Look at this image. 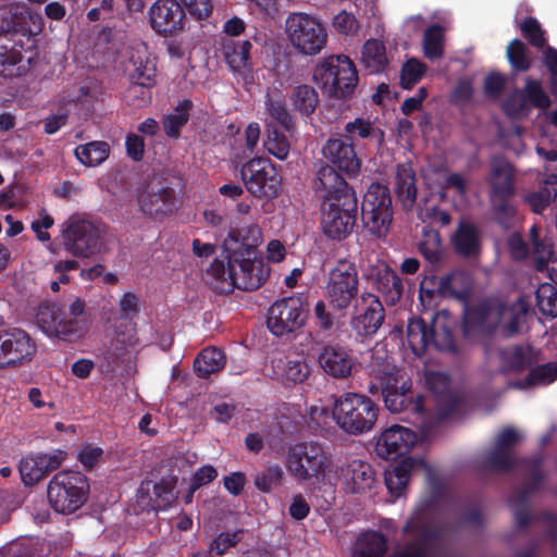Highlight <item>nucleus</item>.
<instances>
[{
    "instance_id": "nucleus-1",
    "label": "nucleus",
    "mask_w": 557,
    "mask_h": 557,
    "mask_svg": "<svg viewBox=\"0 0 557 557\" xmlns=\"http://www.w3.org/2000/svg\"><path fill=\"white\" fill-rule=\"evenodd\" d=\"M261 242V230L256 224L230 228L223 244L226 261L214 259L208 269L215 289H256L267 281L270 270L257 252Z\"/></svg>"
},
{
    "instance_id": "nucleus-2",
    "label": "nucleus",
    "mask_w": 557,
    "mask_h": 557,
    "mask_svg": "<svg viewBox=\"0 0 557 557\" xmlns=\"http://www.w3.org/2000/svg\"><path fill=\"white\" fill-rule=\"evenodd\" d=\"M35 322L48 337L67 342L84 338L90 330L86 301L82 298H75L66 310L55 304H40L36 311Z\"/></svg>"
},
{
    "instance_id": "nucleus-3",
    "label": "nucleus",
    "mask_w": 557,
    "mask_h": 557,
    "mask_svg": "<svg viewBox=\"0 0 557 557\" xmlns=\"http://www.w3.org/2000/svg\"><path fill=\"white\" fill-rule=\"evenodd\" d=\"M379 408L366 395L345 393L335 398L332 418L336 425L350 435H361L371 431L377 420Z\"/></svg>"
},
{
    "instance_id": "nucleus-4",
    "label": "nucleus",
    "mask_w": 557,
    "mask_h": 557,
    "mask_svg": "<svg viewBox=\"0 0 557 557\" xmlns=\"http://www.w3.org/2000/svg\"><path fill=\"white\" fill-rule=\"evenodd\" d=\"M285 36L290 47L300 54H319L327 44V32L322 21L305 12L290 13L285 21Z\"/></svg>"
},
{
    "instance_id": "nucleus-5",
    "label": "nucleus",
    "mask_w": 557,
    "mask_h": 557,
    "mask_svg": "<svg viewBox=\"0 0 557 557\" xmlns=\"http://www.w3.org/2000/svg\"><path fill=\"white\" fill-rule=\"evenodd\" d=\"M313 81L330 97L344 98L354 91L358 75L348 57L330 55L314 66Z\"/></svg>"
},
{
    "instance_id": "nucleus-6",
    "label": "nucleus",
    "mask_w": 557,
    "mask_h": 557,
    "mask_svg": "<svg viewBox=\"0 0 557 557\" xmlns=\"http://www.w3.org/2000/svg\"><path fill=\"white\" fill-rule=\"evenodd\" d=\"M89 484L87 478L77 471H60L52 476L47 487V497L55 512L70 515L87 500Z\"/></svg>"
},
{
    "instance_id": "nucleus-7",
    "label": "nucleus",
    "mask_w": 557,
    "mask_h": 557,
    "mask_svg": "<svg viewBox=\"0 0 557 557\" xmlns=\"http://www.w3.org/2000/svg\"><path fill=\"white\" fill-rule=\"evenodd\" d=\"M330 465L327 454L317 443L301 442L288 448L286 468L299 482L324 481Z\"/></svg>"
},
{
    "instance_id": "nucleus-8",
    "label": "nucleus",
    "mask_w": 557,
    "mask_h": 557,
    "mask_svg": "<svg viewBox=\"0 0 557 557\" xmlns=\"http://www.w3.org/2000/svg\"><path fill=\"white\" fill-rule=\"evenodd\" d=\"M361 218L364 227L377 237L385 236L393 222L389 190L381 184H371L362 199Z\"/></svg>"
},
{
    "instance_id": "nucleus-9",
    "label": "nucleus",
    "mask_w": 557,
    "mask_h": 557,
    "mask_svg": "<svg viewBox=\"0 0 557 557\" xmlns=\"http://www.w3.org/2000/svg\"><path fill=\"white\" fill-rule=\"evenodd\" d=\"M246 189L257 198H273L282 187V177L268 158L255 157L242 168Z\"/></svg>"
},
{
    "instance_id": "nucleus-10",
    "label": "nucleus",
    "mask_w": 557,
    "mask_h": 557,
    "mask_svg": "<svg viewBox=\"0 0 557 557\" xmlns=\"http://www.w3.org/2000/svg\"><path fill=\"white\" fill-rule=\"evenodd\" d=\"M307 309L301 296H289L275 301L269 309L267 326L275 336H285L305 325Z\"/></svg>"
},
{
    "instance_id": "nucleus-11",
    "label": "nucleus",
    "mask_w": 557,
    "mask_h": 557,
    "mask_svg": "<svg viewBox=\"0 0 557 557\" xmlns=\"http://www.w3.org/2000/svg\"><path fill=\"white\" fill-rule=\"evenodd\" d=\"M358 272L354 263L339 261L329 273L325 287L330 306L346 310L358 294Z\"/></svg>"
},
{
    "instance_id": "nucleus-12",
    "label": "nucleus",
    "mask_w": 557,
    "mask_h": 557,
    "mask_svg": "<svg viewBox=\"0 0 557 557\" xmlns=\"http://www.w3.org/2000/svg\"><path fill=\"white\" fill-rule=\"evenodd\" d=\"M36 352V342L25 330H0V370L17 368L29 362Z\"/></svg>"
},
{
    "instance_id": "nucleus-13",
    "label": "nucleus",
    "mask_w": 557,
    "mask_h": 557,
    "mask_svg": "<svg viewBox=\"0 0 557 557\" xmlns=\"http://www.w3.org/2000/svg\"><path fill=\"white\" fill-rule=\"evenodd\" d=\"M357 211L356 195H345L336 201L322 205V230L332 238L341 240L354 228Z\"/></svg>"
},
{
    "instance_id": "nucleus-14",
    "label": "nucleus",
    "mask_w": 557,
    "mask_h": 557,
    "mask_svg": "<svg viewBox=\"0 0 557 557\" xmlns=\"http://www.w3.org/2000/svg\"><path fill=\"white\" fill-rule=\"evenodd\" d=\"M62 236L65 248L77 257H88L100 250L99 230L89 221L73 215L64 224Z\"/></svg>"
},
{
    "instance_id": "nucleus-15",
    "label": "nucleus",
    "mask_w": 557,
    "mask_h": 557,
    "mask_svg": "<svg viewBox=\"0 0 557 557\" xmlns=\"http://www.w3.org/2000/svg\"><path fill=\"white\" fill-rule=\"evenodd\" d=\"M377 377L386 408L392 412L401 411L407 404L410 380L395 366H386Z\"/></svg>"
},
{
    "instance_id": "nucleus-16",
    "label": "nucleus",
    "mask_w": 557,
    "mask_h": 557,
    "mask_svg": "<svg viewBox=\"0 0 557 557\" xmlns=\"http://www.w3.org/2000/svg\"><path fill=\"white\" fill-rule=\"evenodd\" d=\"M527 311L528 306L523 300L512 306L493 305L481 313V323L485 329L500 326L503 334L509 336L518 332Z\"/></svg>"
},
{
    "instance_id": "nucleus-17",
    "label": "nucleus",
    "mask_w": 557,
    "mask_h": 557,
    "mask_svg": "<svg viewBox=\"0 0 557 557\" xmlns=\"http://www.w3.org/2000/svg\"><path fill=\"white\" fill-rule=\"evenodd\" d=\"M323 157L338 171L348 176H357L361 170V160L348 137H331L322 147Z\"/></svg>"
},
{
    "instance_id": "nucleus-18",
    "label": "nucleus",
    "mask_w": 557,
    "mask_h": 557,
    "mask_svg": "<svg viewBox=\"0 0 557 557\" xmlns=\"http://www.w3.org/2000/svg\"><path fill=\"white\" fill-rule=\"evenodd\" d=\"M384 317V308L380 299L371 293H364L360 297L359 309L351 319L350 326L357 335L369 337L379 331Z\"/></svg>"
},
{
    "instance_id": "nucleus-19",
    "label": "nucleus",
    "mask_w": 557,
    "mask_h": 557,
    "mask_svg": "<svg viewBox=\"0 0 557 557\" xmlns=\"http://www.w3.org/2000/svg\"><path fill=\"white\" fill-rule=\"evenodd\" d=\"M66 458L60 449L25 456L20 462V473L25 485H34L50 471L58 469Z\"/></svg>"
},
{
    "instance_id": "nucleus-20",
    "label": "nucleus",
    "mask_w": 557,
    "mask_h": 557,
    "mask_svg": "<svg viewBox=\"0 0 557 557\" xmlns=\"http://www.w3.org/2000/svg\"><path fill=\"white\" fill-rule=\"evenodd\" d=\"M140 302L138 296L133 292H125L117 300L119 317L113 319L107 317L106 321L112 323L114 333L121 341L127 344H135L136 323L134 317L139 312Z\"/></svg>"
},
{
    "instance_id": "nucleus-21",
    "label": "nucleus",
    "mask_w": 557,
    "mask_h": 557,
    "mask_svg": "<svg viewBox=\"0 0 557 557\" xmlns=\"http://www.w3.org/2000/svg\"><path fill=\"white\" fill-rule=\"evenodd\" d=\"M124 72L133 84L151 88L156 84V58L144 45L133 48L124 64Z\"/></svg>"
},
{
    "instance_id": "nucleus-22",
    "label": "nucleus",
    "mask_w": 557,
    "mask_h": 557,
    "mask_svg": "<svg viewBox=\"0 0 557 557\" xmlns=\"http://www.w3.org/2000/svg\"><path fill=\"white\" fill-rule=\"evenodd\" d=\"M184 20L185 12L176 0H158L149 10L151 27L165 36L182 30Z\"/></svg>"
},
{
    "instance_id": "nucleus-23",
    "label": "nucleus",
    "mask_w": 557,
    "mask_h": 557,
    "mask_svg": "<svg viewBox=\"0 0 557 557\" xmlns=\"http://www.w3.org/2000/svg\"><path fill=\"white\" fill-rule=\"evenodd\" d=\"M416 442L417 436L410 429L392 425L380 434L375 450L380 457L391 459L408 453Z\"/></svg>"
},
{
    "instance_id": "nucleus-24",
    "label": "nucleus",
    "mask_w": 557,
    "mask_h": 557,
    "mask_svg": "<svg viewBox=\"0 0 557 557\" xmlns=\"http://www.w3.org/2000/svg\"><path fill=\"white\" fill-rule=\"evenodd\" d=\"M419 472L429 474V467L423 460L411 457L388 468L385 471V484L389 494L395 498L400 497L407 488L410 476Z\"/></svg>"
},
{
    "instance_id": "nucleus-25",
    "label": "nucleus",
    "mask_w": 557,
    "mask_h": 557,
    "mask_svg": "<svg viewBox=\"0 0 557 557\" xmlns=\"http://www.w3.org/2000/svg\"><path fill=\"white\" fill-rule=\"evenodd\" d=\"M272 367L277 377L286 385L304 383L311 372L306 358L299 354L288 352L278 355L272 359Z\"/></svg>"
},
{
    "instance_id": "nucleus-26",
    "label": "nucleus",
    "mask_w": 557,
    "mask_h": 557,
    "mask_svg": "<svg viewBox=\"0 0 557 557\" xmlns=\"http://www.w3.org/2000/svg\"><path fill=\"white\" fill-rule=\"evenodd\" d=\"M363 276L380 293L389 296L392 300L399 298L403 284L397 274L385 262L377 260L369 264Z\"/></svg>"
},
{
    "instance_id": "nucleus-27",
    "label": "nucleus",
    "mask_w": 557,
    "mask_h": 557,
    "mask_svg": "<svg viewBox=\"0 0 557 557\" xmlns=\"http://www.w3.org/2000/svg\"><path fill=\"white\" fill-rule=\"evenodd\" d=\"M318 363L324 373L334 379L348 377L354 367V361L347 351L334 345H326L321 349Z\"/></svg>"
},
{
    "instance_id": "nucleus-28",
    "label": "nucleus",
    "mask_w": 557,
    "mask_h": 557,
    "mask_svg": "<svg viewBox=\"0 0 557 557\" xmlns=\"http://www.w3.org/2000/svg\"><path fill=\"white\" fill-rule=\"evenodd\" d=\"M314 187L323 203L336 201L345 195H355L345 180L329 164L320 168Z\"/></svg>"
},
{
    "instance_id": "nucleus-29",
    "label": "nucleus",
    "mask_w": 557,
    "mask_h": 557,
    "mask_svg": "<svg viewBox=\"0 0 557 557\" xmlns=\"http://www.w3.org/2000/svg\"><path fill=\"white\" fill-rule=\"evenodd\" d=\"M341 480L347 491L361 494L372 487L374 472L364 461L351 460L342 468Z\"/></svg>"
},
{
    "instance_id": "nucleus-30",
    "label": "nucleus",
    "mask_w": 557,
    "mask_h": 557,
    "mask_svg": "<svg viewBox=\"0 0 557 557\" xmlns=\"http://www.w3.org/2000/svg\"><path fill=\"white\" fill-rule=\"evenodd\" d=\"M490 181L493 197L504 199L513 194V170L506 160L492 162Z\"/></svg>"
},
{
    "instance_id": "nucleus-31",
    "label": "nucleus",
    "mask_w": 557,
    "mask_h": 557,
    "mask_svg": "<svg viewBox=\"0 0 557 557\" xmlns=\"http://www.w3.org/2000/svg\"><path fill=\"white\" fill-rule=\"evenodd\" d=\"M531 258L536 271L546 273L552 281L557 280V252L549 239L536 240Z\"/></svg>"
},
{
    "instance_id": "nucleus-32",
    "label": "nucleus",
    "mask_w": 557,
    "mask_h": 557,
    "mask_svg": "<svg viewBox=\"0 0 557 557\" xmlns=\"http://www.w3.org/2000/svg\"><path fill=\"white\" fill-rule=\"evenodd\" d=\"M389 63L386 47L380 39H368L361 49V64L371 73H382Z\"/></svg>"
},
{
    "instance_id": "nucleus-33",
    "label": "nucleus",
    "mask_w": 557,
    "mask_h": 557,
    "mask_svg": "<svg viewBox=\"0 0 557 557\" xmlns=\"http://www.w3.org/2000/svg\"><path fill=\"white\" fill-rule=\"evenodd\" d=\"M395 189L401 205L411 208L416 202L417 187L414 172L410 164L404 163L397 166Z\"/></svg>"
},
{
    "instance_id": "nucleus-34",
    "label": "nucleus",
    "mask_w": 557,
    "mask_h": 557,
    "mask_svg": "<svg viewBox=\"0 0 557 557\" xmlns=\"http://www.w3.org/2000/svg\"><path fill=\"white\" fill-rule=\"evenodd\" d=\"M454 249L463 256H475L480 251V235L475 226L469 222H461L451 236Z\"/></svg>"
},
{
    "instance_id": "nucleus-35",
    "label": "nucleus",
    "mask_w": 557,
    "mask_h": 557,
    "mask_svg": "<svg viewBox=\"0 0 557 557\" xmlns=\"http://www.w3.org/2000/svg\"><path fill=\"white\" fill-rule=\"evenodd\" d=\"M455 321L447 311L434 315L430 330L432 344L438 349H450L454 346L453 327Z\"/></svg>"
},
{
    "instance_id": "nucleus-36",
    "label": "nucleus",
    "mask_w": 557,
    "mask_h": 557,
    "mask_svg": "<svg viewBox=\"0 0 557 557\" xmlns=\"http://www.w3.org/2000/svg\"><path fill=\"white\" fill-rule=\"evenodd\" d=\"M226 363L225 355L222 350L209 347L203 349L194 361L195 373L206 379L209 375L221 371Z\"/></svg>"
},
{
    "instance_id": "nucleus-37",
    "label": "nucleus",
    "mask_w": 557,
    "mask_h": 557,
    "mask_svg": "<svg viewBox=\"0 0 557 557\" xmlns=\"http://www.w3.org/2000/svg\"><path fill=\"white\" fill-rule=\"evenodd\" d=\"M265 132L264 149L277 160H286L292 148L289 136L278 129L272 122L267 124Z\"/></svg>"
},
{
    "instance_id": "nucleus-38",
    "label": "nucleus",
    "mask_w": 557,
    "mask_h": 557,
    "mask_svg": "<svg viewBox=\"0 0 557 557\" xmlns=\"http://www.w3.org/2000/svg\"><path fill=\"white\" fill-rule=\"evenodd\" d=\"M406 338L409 348L414 355H421L432 344L431 333L421 318H412L408 321Z\"/></svg>"
},
{
    "instance_id": "nucleus-39",
    "label": "nucleus",
    "mask_w": 557,
    "mask_h": 557,
    "mask_svg": "<svg viewBox=\"0 0 557 557\" xmlns=\"http://www.w3.org/2000/svg\"><path fill=\"white\" fill-rule=\"evenodd\" d=\"M251 44L248 40H227L223 45V54L233 71H243L249 66Z\"/></svg>"
},
{
    "instance_id": "nucleus-40",
    "label": "nucleus",
    "mask_w": 557,
    "mask_h": 557,
    "mask_svg": "<svg viewBox=\"0 0 557 557\" xmlns=\"http://www.w3.org/2000/svg\"><path fill=\"white\" fill-rule=\"evenodd\" d=\"M434 281L437 292L444 296H462L471 285L470 276L459 271L434 277Z\"/></svg>"
},
{
    "instance_id": "nucleus-41",
    "label": "nucleus",
    "mask_w": 557,
    "mask_h": 557,
    "mask_svg": "<svg viewBox=\"0 0 557 557\" xmlns=\"http://www.w3.org/2000/svg\"><path fill=\"white\" fill-rule=\"evenodd\" d=\"M110 153V147L104 141H91L81 145L75 149V156L86 166L101 164Z\"/></svg>"
},
{
    "instance_id": "nucleus-42",
    "label": "nucleus",
    "mask_w": 557,
    "mask_h": 557,
    "mask_svg": "<svg viewBox=\"0 0 557 557\" xmlns=\"http://www.w3.org/2000/svg\"><path fill=\"white\" fill-rule=\"evenodd\" d=\"M292 103L296 111L301 115L308 116L317 109L319 97L311 86L300 85L294 89Z\"/></svg>"
},
{
    "instance_id": "nucleus-43",
    "label": "nucleus",
    "mask_w": 557,
    "mask_h": 557,
    "mask_svg": "<svg viewBox=\"0 0 557 557\" xmlns=\"http://www.w3.org/2000/svg\"><path fill=\"white\" fill-rule=\"evenodd\" d=\"M177 479L175 476H166L161 479L153 485V503L157 509H166L174 504L176 496L174 490L176 487Z\"/></svg>"
},
{
    "instance_id": "nucleus-44",
    "label": "nucleus",
    "mask_w": 557,
    "mask_h": 557,
    "mask_svg": "<svg viewBox=\"0 0 557 557\" xmlns=\"http://www.w3.org/2000/svg\"><path fill=\"white\" fill-rule=\"evenodd\" d=\"M422 46L425 58H441L444 52V29L438 25L428 27L423 36Z\"/></svg>"
},
{
    "instance_id": "nucleus-45",
    "label": "nucleus",
    "mask_w": 557,
    "mask_h": 557,
    "mask_svg": "<svg viewBox=\"0 0 557 557\" xmlns=\"http://www.w3.org/2000/svg\"><path fill=\"white\" fill-rule=\"evenodd\" d=\"M359 552L355 557H382L386 550V541L377 532L363 534L358 542Z\"/></svg>"
},
{
    "instance_id": "nucleus-46",
    "label": "nucleus",
    "mask_w": 557,
    "mask_h": 557,
    "mask_svg": "<svg viewBox=\"0 0 557 557\" xmlns=\"http://www.w3.org/2000/svg\"><path fill=\"white\" fill-rule=\"evenodd\" d=\"M536 307L543 315L557 317V289L549 283H543L536 289Z\"/></svg>"
},
{
    "instance_id": "nucleus-47",
    "label": "nucleus",
    "mask_w": 557,
    "mask_h": 557,
    "mask_svg": "<svg viewBox=\"0 0 557 557\" xmlns=\"http://www.w3.org/2000/svg\"><path fill=\"white\" fill-rule=\"evenodd\" d=\"M191 102L184 100L177 104L174 112L169 114L164 121L163 126L168 136L176 137L180 129L187 123Z\"/></svg>"
},
{
    "instance_id": "nucleus-48",
    "label": "nucleus",
    "mask_w": 557,
    "mask_h": 557,
    "mask_svg": "<svg viewBox=\"0 0 557 557\" xmlns=\"http://www.w3.org/2000/svg\"><path fill=\"white\" fill-rule=\"evenodd\" d=\"M546 184L540 191L525 196V201L536 213H541L557 195V177L550 176Z\"/></svg>"
},
{
    "instance_id": "nucleus-49",
    "label": "nucleus",
    "mask_w": 557,
    "mask_h": 557,
    "mask_svg": "<svg viewBox=\"0 0 557 557\" xmlns=\"http://www.w3.org/2000/svg\"><path fill=\"white\" fill-rule=\"evenodd\" d=\"M426 66L418 59H409L405 62L400 72V84L410 89L424 75Z\"/></svg>"
},
{
    "instance_id": "nucleus-50",
    "label": "nucleus",
    "mask_w": 557,
    "mask_h": 557,
    "mask_svg": "<svg viewBox=\"0 0 557 557\" xmlns=\"http://www.w3.org/2000/svg\"><path fill=\"white\" fill-rule=\"evenodd\" d=\"M506 55L515 70L525 71L530 66V60L527 55V48L519 39H513L509 42Z\"/></svg>"
},
{
    "instance_id": "nucleus-51",
    "label": "nucleus",
    "mask_w": 557,
    "mask_h": 557,
    "mask_svg": "<svg viewBox=\"0 0 557 557\" xmlns=\"http://www.w3.org/2000/svg\"><path fill=\"white\" fill-rule=\"evenodd\" d=\"M420 250L431 263L437 262L442 255L440 234L433 230L425 231Z\"/></svg>"
},
{
    "instance_id": "nucleus-52",
    "label": "nucleus",
    "mask_w": 557,
    "mask_h": 557,
    "mask_svg": "<svg viewBox=\"0 0 557 557\" xmlns=\"http://www.w3.org/2000/svg\"><path fill=\"white\" fill-rule=\"evenodd\" d=\"M557 379V364L547 363L534 368L527 380L525 386L547 385Z\"/></svg>"
},
{
    "instance_id": "nucleus-53",
    "label": "nucleus",
    "mask_w": 557,
    "mask_h": 557,
    "mask_svg": "<svg viewBox=\"0 0 557 557\" xmlns=\"http://www.w3.org/2000/svg\"><path fill=\"white\" fill-rule=\"evenodd\" d=\"M282 476L283 472L280 466H271L255 476V485L261 492H269L273 485L281 482Z\"/></svg>"
},
{
    "instance_id": "nucleus-54",
    "label": "nucleus",
    "mask_w": 557,
    "mask_h": 557,
    "mask_svg": "<svg viewBox=\"0 0 557 557\" xmlns=\"http://www.w3.org/2000/svg\"><path fill=\"white\" fill-rule=\"evenodd\" d=\"M334 29L344 36H355L359 30V23L357 18L346 11H342L333 18Z\"/></svg>"
},
{
    "instance_id": "nucleus-55",
    "label": "nucleus",
    "mask_w": 557,
    "mask_h": 557,
    "mask_svg": "<svg viewBox=\"0 0 557 557\" xmlns=\"http://www.w3.org/2000/svg\"><path fill=\"white\" fill-rule=\"evenodd\" d=\"M345 132L350 136L357 135L360 138H370L376 135L377 129L370 120L357 117L345 125Z\"/></svg>"
},
{
    "instance_id": "nucleus-56",
    "label": "nucleus",
    "mask_w": 557,
    "mask_h": 557,
    "mask_svg": "<svg viewBox=\"0 0 557 557\" xmlns=\"http://www.w3.org/2000/svg\"><path fill=\"white\" fill-rule=\"evenodd\" d=\"M267 112L269 116L274 121L281 124L286 131H290L293 126L292 116L286 110V108L280 101H275L273 99H268L267 101Z\"/></svg>"
},
{
    "instance_id": "nucleus-57",
    "label": "nucleus",
    "mask_w": 557,
    "mask_h": 557,
    "mask_svg": "<svg viewBox=\"0 0 557 557\" xmlns=\"http://www.w3.org/2000/svg\"><path fill=\"white\" fill-rule=\"evenodd\" d=\"M520 29L523 34V36L535 47H543L545 45V38L544 33L541 28V25L539 22L533 18L529 17L525 18L521 25Z\"/></svg>"
},
{
    "instance_id": "nucleus-58",
    "label": "nucleus",
    "mask_w": 557,
    "mask_h": 557,
    "mask_svg": "<svg viewBox=\"0 0 557 557\" xmlns=\"http://www.w3.org/2000/svg\"><path fill=\"white\" fill-rule=\"evenodd\" d=\"M172 191L170 188H161L150 196L149 212L165 214L171 211Z\"/></svg>"
},
{
    "instance_id": "nucleus-59",
    "label": "nucleus",
    "mask_w": 557,
    "mask_h": 557,
    "mask_svg": "<svg viewBox=\"0 0 557 557\" xmlns=\"http://www.w3.org/2000/svg\"><path fill=\"white\" fill-rule=\"evenodd\" d=\"M449 172L445 168L428 166L423 170L425 184L431 189H446V178Z\"/></svg>"
},
{
    "instance_id": "nucleus-60",
    "label": "nucleus",
    "mask_w": 557,
    "mask_h": 557,
    "mask_svg": "<svg viewBox=\"0 0 557 557\" xmlns=\"http://www.w3.org/2000/svg\"><path fill=\"white\" fill-rule=\"evenodd\" d=\"M182 3L187 11L198 20H203L210 16L213 10L211 0H176Z\"/></svg>"
},
{
    "instance_id": "nucleus-61",
    "label": "nucleus",
    "mask_w": 557,
    "mask_h": 557,
    "mask_svg": "<svg viewBox=\"0 0 557 557\" xmlns=\"http://www.w3.org/2000/svg\"><path fill=\"white\" fill-rule=\"evenodd\" d=\"M53 223L54 221L52 216L42 209L39 212L38 218L32 222L30 228L36 234L38 240L48 242L50 239V235L47 230L52 227Z\"/></svg>"
},
{
    "instance_id": "nucleus-62",
    "label": "nucleus",
    "mask_w": 557,
    "mask_h": 557,
    "mask_svg": "<svg viewBox=\"0 0 557 557\" xmlns=\"http://www.w3.org/2000/svg\"><path fill=\"white\" fill-rule=\"evenodd\" d=\"M20 61V51L0 44V74L10 75Z\"/></svg>"
},
{
    "instance_id": "nucleus-63",
    "label": "nucleus",
    "mask_w": 557,
    "mask_h": 557,
    "mask_svg": "<svg viewBox=\"0 0 557 557\" xmlns=\"http://www.w3.org/2000/svg\"><path fill=\"white\" fill-rule=\"evenodd\" d=\"M103 451L100 447L86 444L79 448L77 458L85 468H92L99 463Z\"/></svg>"
},
{
    "instance_id": "nucleus-64",
    "label": "nucleus",
    "mask_w": 557,
    "mask_h": 557,
    "mask_svg": "<svg viewBox=\"0 0 557 557\" xmlns=\"http://www.w3.org/2000/svg\"><path fill=\"white\" fill-rule=\"evenodd\" d=\"M504 360L508 370H521L528 364V358L523 349L513 347L504 352Z\"/></svg>"
}]
</instances>
